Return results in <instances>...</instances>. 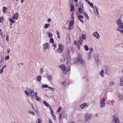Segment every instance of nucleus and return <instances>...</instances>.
<instances>
[{
    "label": "nucleus",
    "mask_w": 123,
    "mask_h": 123,
    "mask_svg": "<svg viewBox=\"0 0 123 123\" xmlns=\"http://www.w3.org/2000/svg\"><path fill=\"white\" fill-rule=\"evenodd\" d=\"M65 55L66 58L64 59L65 60L67 61V62H68V60L70 59L71 58V57L70 55V52L69 50L68 49L67 50L66 53Z\"/></svg>",
    "instance_id": "obj_1"
},
{
    "label": "nucleus",
    "mask_w": 123,
    "mask_h": 123,
    "mask_svg": "<svg viewBox=\"0 0 123 123\" xmlns=\"http://www.w3.org/2000/svg\"><path fill=\"white\" fill-rule=\"evenodd\" d=\"M92 117L93 115H92L89 114H87L85 116L86 120H85L84 121L85 122H87Z\"/></svg>",
    "instance_id": "obj_2"
},
{
    "label": "nucleus",
    "mask_w": 123,
    "mask_h": 123,
    "mask_svg": "<svg viewBox=\"0 0 123 123\" xmlns=\"http://www.w3.org/2000/svg\"><path fill=\"white\" fill-rule=\"evenodd\" d=\"M99 56V55L97 54L94 55V58L96 61V63L98 67V63L99 62V60L98 59V58Z\"/></svg>",
    "instance_id": "obj_3"
},
{
    "label": "nucleus",
    "mask_w": 123,
    "mask_h": 123,
    "mask_svg": "<svg viewBox=\"0 0 123 123\" xmlns=\"http://www.w3.org/2000/svg\"><path fill=\"white\" fill-rule=\"evenodd\" d=\"M105 99L104 98H102L101 100L100 101V107L102 108L104 107L105 105Z\"/></svg>",
    "instance_id": "obj_4"
},
{
    "label": "nucleus",
    "mask_w": 123,
    "mask_h": 123,
    "mask_svg": "<svg viewBox=\"0 0 123 123\" xmlns=\"http://www.w3.org/2000/svg\"><path fill=\"white\" fill-rule=\"evenodd\" d=\"M29 92L30 93V95L31 98L32 99H33L34 98V92L33 89H30L29 90Z\"/></svg>",
    "instance_id": "obj_5"
},
{
    "label": "nucleus",
    "mask_w": 123,
    "mask_h": 123,
    "mask_svg": "<svg viewBox=\"0 0 123 123\" xmlns=\"http://www.w3.org/2000/svg\"><path fill=\"white\" fill-rule=\"evenodd\" d=\"M78 62L80 63L83 66L85 67L86 66V61L85 60H83V59L81 60H78Z\"/></svg>",
    "instance_id": "obj_6"
},
{
    "label": "nucleus",
    "mask_w": 123,
    "mask_h": 123,
    "mask_svg": "<svg viewBox=\"0 0 123 123\" xmlns=\"http://www.w3.org/2000/svg\"><path fill=\"white\" fill-rule=\"evenodd\" d=\"M60 68H61L62 70L63 71V73L65 74H66L67 73V70L66 71L65 73V72L66 70L65 66V65L62 64L60 66Z\"/></svg>",
    "instance_id": "obj_7"
},
{
    "label": "nucleus",
    "mask_w": 123,
    "mask_h": 123,
    "mask_svg": "<svg viewBox=\"0 0 123 123\" xmlns=\"http://www.w3.org/2000/svg\"><path fill=\"white\" fill-rule=\"evenodd\" d=\"M74 23V21L73 20H71L70 21L68 26L69 30H70L73 28L74 26H73V25Z\"/></svg>",
    "instance_id": "obj_8"
},
{
    "label": "nucleus",
    "mask_w": 123,
    "mask_h": 123,
    "mask_svg": "<svg viewBox=\"0 0 123 123\" xmlns=\"http://www.w3.org/2000/svg\"><path fill=\"white\" fill-rule=\"evenodd\" d=\"M79 6H78V8H82L84 7V3L83 2V1L82 0H81L79 1Z\"/></svg>",
    "instance_id": "obj_9"
},
{
    "label": "nucleus",
    "mask_w": 123,
    "mask_h": 123,
    "mask_svg": "<svg viewBox=\"0 0 123 123\" xmlns=\"http://www.w3.org/2000/svg\"><path fill=\"white\" fill-rule=\"evenodd\" d=\"M44 48H43V50H45L46 49H49L50 48L48 44V43H45L43 44Z\"/></svg>",
    "instance_id": "obj_10"
},
{
    "label": "nucleus",
    "mask_w": 123,
    "mask_h": 123,
    "mask_svg": "<svg viewBox=\"0 0 123 123\" xmlns=\"http://www.w3.org/2000/svg\"><path fill=\"white\" fill-rule=\"evenodd\" d=\"M78 62V60L77 59V58H73L72 61L70 62V63L71 64H74Z\"/></svg>",
    "instance_id": "obj_11"
},
{
    "label": "nucleus",
    "mask_w": 123,
    "mask_h": 123,
    "mask_svg": "<svg viewBox=\"0 0 123 123\" xmlns=\"http://www.w3.org/2000/svg\"><path fill=\"white\" fill-rule=\"evenodd\" d=\"M18 14L17 13H16L12 16V19H16L17 20L18 19Z\"/></svg>",
    "instance_id": "obj_12"
},
{
    "label": "nucleus",
    "mask_w": 123,
    "mask_h": 123,
    "mask_svg": "<svg viewBox=\"0 0 123 123\" xmlns=\"http://www.w3.org/2000/svg\"><path fill=\"white\" fill-rule=\"evenodd\" d=\"M112 123H120L119 118L118 117H116L115 119L113 120Z\"/></svg>",
    "instance_id": "obj_13"
},
{
    "label": "nucleus",
    "mask_w": 123,
    "mask_h": 123,
    "mask_svg": "<svg viewBox=\"0 0 123 123\" xmlns=\"http://www.w3.org/2000/svg\"><path fill=\"white\" fill-rule=\"evenodd\" d=\"M93 35L94 37H96L97 39H99L100 37L99 34L96 32L94 33Z\"/></svg>",
    "instance_id": "obj_14"
},
{
    "label": "nucleus",
    "mask_w": 123,
    "mask_h": 123,
    "mask_svg": "<svg viewBox=\"0 0 123 123\" xmlns=\"http://www.w3.org/2000/svg\"><path fill=\"white\" fill-rule=\"evenodd\" d=\"M88 105H86V103H84L81 104L80 106V108L82 109H83L85 107H87Z\"/></svg>",
    "instance_id": "obj_15"
},
{
    "label": "nucleus",
    "mask_w": 123,
    "mask_h": 123,
    "mask_svg": "<svg viewBox=\"0 0 123 123\" xmlns=\"http://www.w3.org/2000/svg\"><path fill=\"white\" fill-rule=\"evenodd\" d=\"M78 57H76L77 59L78 60V61L79 60H81L82 59V56L81 54L79 53L78 55Z\"/></svg>",
    "instance_id": "obj_16"
},
{
    "label": "nucleus",
    "mask_w": 123,
    "mask_h": 123,
    "mask_svg": "<svg viewBox=\"0 0 123 123\" xmlns=\"http://www.w3.org/2000/svg\"><path fill=\"white\" fill-rule=\"evenodd\" d=\"M78 10L79 13L81 14L82 12H84V7L82 8H78Z\"/></svg>",
    "instance_id": "obj_17"
},
{
    "label": "nucleus",
    "mask_w": 123,
    "mask_h": 123,
    "mask_svg": "<svg viewBox=\"0 0 123 123\" xmlns=\"http://www.w3.org/2000/svg\"><path fill=\"white\" fill-rule=\"evenodd\" d=\"M36 80L38 82H40L41 79V77L40 76H37L36 78Z\"/></svg>",
    "instance_id": "obj_18"
},
{
    "label": "nucleus",
    "mask_w": 123,
    "mask_h": 123,
    "mask_svg": "<svg viewBox=\"0 0 123 123\" xmlns=\"http://www.w3.org/2000/svg\"><path fill=\"white\" fill-rule=\"evenodd\" d=\"M122 22V20L120 18H118L117 20V24L118 25H120V23Z\"/></svg>",
    "instance_id": "obj_19"
},
{
    "label": "nucleus",
    "mask_w": 123,
    "mask_h": 123,
    "mask_svg": "<svg viewBox=\"0 0 123 123\" xmlns=\"http://www.w3.org/2000/svg\"><path fill=\"white\" fill-rule=\"evenodd\" d=\"M104 71L103 70H102L99 73L100 75L102 77H103L104 76Z\"/></svg>",
    "instance_id": "obj_20"
},
{
    "label": "nucleus",
    "mask_w": 123,
    "mask_h": 123,
    "mask_svg": "<svg viewBox=\"0 0 123 123\" xmlns=\"http://www.w3.org/2000/svg\"><path fill=\"white\" fill-rule=\"evenodd\" d=\"M79 42H80L79 40L77 41H74V43L76 45H80Z\"/></svg>",
    "instance_id": "obj_21"
},
{
    "label": "nucleus",
    "mask_w": 123,
    "mask_h": 123,
    "mask_svg": "<svg viewBox=\"0 0 123 123\" xmlns=\"http://www.w3.org/2000/svg\"><path fill=\"white\" fill-rule=\"evenodd\" d=\"M84 16L85 18L88 20L89 19V18L86 13H85V12H84Z\"/></svg>",
    "instance_id": "obj_22"
},
{
    "label": "nucleus",
    "mask_w": 123,
    "mask_h": 123,
    "mask_svg": "<svg viewBox=\"0 0 123 123\" xmlns=\"http://www.w3.org/2000/svg\"><path fill=\"white\" fill-rule=\"evenodd\" d=\"M43 104L45 105L46 106L48 107L49 106V105L48 103H47L45 101H43Z\"/></svg>",
    "instance_id": "obj_23"
},
{
    "label": "nucleus",
    "mask_w": 123,
    "mask_h": 123,
    "mask_svg": "<svg viewBox=\"0 0 123 123\" xmlns=\"http://www.w3.org/2000/svg\"><path fill=\"white\" fill-rule=\"evenodd\" d=\"M94 10L96 9V12H95V13H99V12L98 11V8L97 7V6H94Z\"/></svg>",
    "instance_id": "obj_24"
},
{
    "label": "nucleus",
    "mask_w": 123,
    "mask_h": 123,
    "mask_svg": "<svg viewBox=\"0 0 123 123\" xmlns=\"http://www.w3.org/2000/svg\"><path fill=\"white\" fill-rule=\"evenodd\" d=\"M74 6L73 5H71L70 6V11L72 12L74 10Z\"/></svg>",
    "instance_id": "obj_25"
},
{
    "label": "nucleus",
    "mask_w": 123,
    "mask_h": 123,
    "mask_svg": "<svg viewBox=\"0 0 123 123\" xmlns=\"http://www.w3.org/2000/svg\"><path fill=\"white\" fill-rule=\"evenodd\" d=\"M11 18H10L9 19V20L12 23H14L15 22V20H13Z\"/></svg>",
    "instance_id": "obj_26"
},
{
    "label": "nucleus",
    "mask_w": 123,
    "mask_h": 123,
    "mask_svg": "<svg viewBox=\"0 0 123 123\" xmlns=\"http://www.w3.org/2000/svg\"><path fill=\"white\" fill-rule=\"evenodd\" d=\"M120 81H121V85L122 86H123V77H122L120 78Z\"/></svg>",
    "instance_id": "obj_27"
},
{
    "label": "nucleus",
    "mask_w": 123,
    "mask_h": 123,
    "mask_svg": "<svg viewBox=\"0 0 123 123\" xmlns=\"http://www.w3.org/2000/svg\"><path fill=\"white\" fill-rule=\"evenodd\" d=\"M35 99L37 101H41V99L40 98H39L38 96H36L35 97Z\"/></svg>",
    "instance_id": "obj_28"
},
{
    "label": "nucleus",
    "mask_w": 123,
    "mask_h": 123,
    "mask_svg": "<svg viewBox=\"0 0 123 123\" xmlns=\"http://www.w3.org/2000/svg\"><path fill=\"white\" fill-rule=\"evenodd\" d=\"M47 78L48 80L49 81H51L52 80V76L51 75H47Z\"/></svg>",
    "instance_id": "obj_29"
},
{
    "label": "nucleus",
    "mask_w": 123,
    "mask_h": 123,
    "mask_svg": "<svg viewBox=\"0 0 123 123\" xmlns=\"http://www.w3.org/2000/svg\"><path fill=\"white\" fill-rule=\"evenodd\" d=\"M7 8L5 6L3 7V12L4 13H6V10L7 9Z\"/></svg>",
    "instance_id": "obj_30"
},
{
    "label": "nucleus",
    "mask_w": 123,
    "mask_h": 123,
    "mask_svg": "<svg viewBox=\"0 0 123 123\" xmlns=\"http://www.w3.org/2000/svg\"><path fill=\"white\" fill-rule=\"evenodd\" d=\"M63 49H61L59 48H58L57 49V52H58L59 53H61L63 51Z\"/></svg>",
    "instance_id": "obj_31"
},
{
    "label": "nucleus",
    "mask_w": 123,
    "mask_h": 123,
    "mask_svg": "<svg viewBox=\"0 0 123 123\" xmlns=\"http://www.w3.org/2000/svg\"><path fill=\"white\" fill-rule=\"evenodd\" d=\"M25 92L28 97H29L30 96V94L27 90H25Z\"/></svg>",
    "instance_id": "obj_32"
},
{
    "label": "nucleus",
    "mask_w": 123,
    "mask_h": 123,
    "mask_svg": "<svg viewBox=\"0 0 123 123\" xmlns=\"http://www.w3.org/2000/svg\"><path fill=\"white\" fill-rule=\"evenodd\" d=\"M4 21V18L1 17H0V22L1 23H3Z\"/></svg>",
    "instance_id": "obj_33"
},
{
    "label": "nucleus",
    "mask_w": 123,
    "mask_h": 123,
    "mask_svg": "<svg viewBox=\"0 0 123 123\" xmlns=\"http://www.w3.org/2000/svg\"><path fill=\"white\" fill-rule=\"evenodd\" d=\"M47 34L49 37L52 38L51 37L53 36V34L52 33L50 32H48L47 33Z\"/></svg>",
    "instance_id": "obj_34"
},
{
    "label": "nucleus",
    "mask_w": 123,
    "mask_h": 123,
    "mask_svg": "<svg viewBox=\"0 0 123 123\" xmlns=\"http://www.w3.org/2000/svg\"><path fill=\"white\" fill-rule=\"evenodd\" d=\"M50 25L49 24H46L44 25V27L45 29L48 28L49 26H50Z\"/></svg>",
    "instance_id": "obj_35"
},
{
    "label": "nucleus",
    "mask_w": 123,
    "mask_h": 123,
    "mask_svg": "<svg viewBox=\"0 0 123 123\" xmlns=\"http://www.w3.org/2000/svg\"><path fill=\"white\" fill-rule=\"evenodd\" d=\"M84 48L85 50L87 51L89 50V47L87 45H85L84 46Z\"/></svg>",
    "instance_id": "obj_36"
},
{
    "label": "nucleus",
    "mask_w": 123,
    "mask_h": 123,
    "mask_svg": "<svg viewBox=\"0 0 123 123\" xmlns=\"http://www.w3.org/2000/svg\"><path fill=\"white\" fill-rule=\"evenodd\" d=\"M59 48L62 49H64V46L62 44H61L59 45Z\"/></svg>",
    "instance_id": "obj_37"
},
{
    "label": "nucleus",
    "mask_w": 123,
    "mask_h": 123,
    "mask_svg": "<svg viewBox=\"0 0 123 123\" xmlns=\"http://www.w3.org/2000/svg\"><path fill=\"white\" fill-rule=\"evenodd\" d=\"M49 41L50 43H53L54 42V40L53 38H51L49 40Z\"/></svg>",
    "instance_id": "obj_38"
},
{
    "label": "nucleus",
    "mask_w": 123,
    "mask_h": 123,
    "mask_svg": "<svg viewBox=\"0 0 123 123\" xmlns=\"http://www.w3.org/2000/svg\"><path fill=\"white\" fill-rule=\"evenodd\" d=\"M82 37L83 38V39L84 40H85L86 39V35L85 34H83L82 35Z\"/></svg>",
    "instance_id": "obj_39"
},
{
    "label": "nucleus",
    "mask_w": 123,
    "mask_h": 123,
    "mask_svg": "<svg viewBox=\"0 0 123 123\" xmlns=\"http://www.w3.org/2000/svg\"><path fill=\"white\" fill-rule=\"evenodd\" d=\"M42 86L43 88H44V87L48 88V87H49V86H48V85H47V84H46L45 85H42Z\"/></svg>",
    "instance_id": "obj_40"
},
{
    "label": "nucleus",
    "mask_w": 123,
    "mask_h": 123,
    "mask_svg": "<svg viewBox=\"0 0 123 123\" xmlns=\"http://www.w3.org/2000/svg\"><path fill=\"white\" fill-rule=\"evenodd\" d=\"M4 57L3 56H2L1 57V59L0 58V63H2L3 61V59H4Z\"/></svg>",
    "instance_id": "obj_41"
},
{
    "label": "nucleus",
    "mask_w": 123,
    "mask_h": 123,
    "mask_svg": "<svg viewBox=\"0 0 123 123\" xmlns=\"http://www.w3.org/2000/svg\"><path fill=\"white\" fill-rule=\"evenodd\" d=\"M70 50L73 53L74 51V49L73 47H71L70 48Z\"/></svg>",
    "instance_id": "obj_42"
},
{
    "label": "nucleus",
    "mask_w": 123,
    "mask_h": 123,
    "mask_svg": "<svg viewBox=\"0 0 123 123\" xmlns=\"http://www.w3.org/2000/svg\"><path fill=\"white\" fill-rule=\"evenodd\" d=\"M28 112L29 113L33 115L34 116L35 115V114L34 113L33 111H28Z\"/></svg>",
    "instance_id": "obj_43"
},
{
    "label": "nucleus",
    "mask_w": 123,
    "mask_h": 123,
    "mask_svg": "<svg viewBox=\"0 0 123 123\" xmlns=\"http://www.w3.org/2000/svg\"><path fill=\"white\" fill-rule=\"evenodd\" d=\"M62 108L61 107H59L57 110V111L59 112H60L62 110Z\"/></svg>",
    "instance_id": "obj_44"
},
{
    "label": "nucleus",
    "mask_w": 123,
    "mask_h": 123,
    "mask_svg": "<svg viewBox=\"0 0 123 123\" xmlns=\"http://www.w3.org/2000/svg\"><path fill=\"white\" fill-rule=\"evenodd\" d=\"M63 118H67V114L66 113H64L63 114Z\"/></svg>",
    "instance_id": "obj_45"
},
{
    "label": "nucleus",
    "mask_w": 123,
    "mask_h": 123,
    "mask_svg": "<svg viewBox=\"0 0 123 123\" xmlns=\"http://www.w3.org/2000/svg\"><path fill=\"white\" fill-rule=\"evenodd\" d=\"M88 4L91 7H93V4L92 3H91L90 2H89V3H88Z\"/></svg>",
    "instance_id": "obj_46"
},
{
    "label": "nucleus",
    "mask_w": 123,
    "mask_h": 123,
    "mask_svg": "<svg viewBox=\"0 0 123 123\" xmlns=\"http://www.w3.org/2000/svg\"><path fill=\"white\" fill-rule=\"evenodd\" d=\"M9 37L8 35H7H7L6 36V41L7 42H8V41H9Z\"/></svg>",
    "instance_id": "obj_47"
},
{
    "label": "nucleus",
    "mask_w": 123,
    "mask_h": 123,
    "mask_svg": "<svg viewBox=\"0 0 123 123\" xmlns=\"http://www.w3.org/2000/svg\"><path fill=\"white\" fill-rule=\"evenodd\" d=\"M0 34L1 35V37L2 38H4V36L3 35V32H1Z\"/></svg>",
    "instance_id": "obj_48"
},
{
    "label": "nucleus",
    "mask_w": 123,
    "mask_h": 123,
    "mask_svg": "<svg viewBox=\"0 0 123 123\" xmlns=\"http://www.w3.org/2000/svg\"><path fill=\"white\" fill-rule=\"evenodd\" d=\"M78 18L79 20L82 23H84V21L82 20H81V19L79 17H78Z\"/></svg>",
    "instance_id": "obj_49"
},
{
    "label": "nucleus",
    "mask_w": 123,
    "mask_h": 123,
    "mask_svg": "<svg viewBox=\"0 0 123 123\" xmlns=\"http://www.w3.org/2000/svg\"><path fill=\"white\" fill-rule=\"evenodd\" d=\"M48 88H49L51 90H52L53 91H54L55 90V89L54 88L49 87H48Z\"/></svg>",
    "instance_id": "obj_50"
},
{
    "label": "nucleus",
    "mask_w": 123,
    "mask_h": 123,
    "mask_svg": "<svg viewBox=\"0 0 123 123\" xmlns=\"http://www.w3.org/2000/svg\"><path fill=\"white\" fill-rule=\"evenodd\" d=\"M9 55H8L6 56L5 57V59L6 60H8L9 58Z\"/></svg>",
    "instance_id": "obj_51"
},
{
    "label": "nucleus",
    "mask_w": 123,
    "mask_h": 123,
    "mask_svg": "<svg viewBox=\"0 0 123 123\" xmlns=\"http://www.w3.org/2000/svg\"><path fill=\"white\" fill-rule=\"evenodd\" d=\"M120 28H119V26H118V27H117L116 29V30L117 31H120V30H121L120 29H119Z\"/></svg>",
    "instance_id": "obj_52"
},
{
    "label": "nucleus",
    "mask_w": 123,
    "mask_h": 123,
    "mask_svg": "<svg viewBox=\"0 0 123 123\" xmlns=\"http://www.w3.org/2000/svg\"><path fill=\"white\" fill-rule=\"evenodd\" d=\"M105 71L106 72H107V71H108V68L106 66H105Z\"/></svg>",
    "instance_id": "obj_53"
},
{
    "label": "nucleus",
    "mask_w": 123,
    "mask_h": 123,
    "mask_svg": "<svg viewBox=\"0 0 123 123\" xmlns=\"http://www.w3.org/2000/svg\"><path fill=\"white\" fill-rule=\"evenodd\" d=\"M52 117L54 120H55L56 119V118L54 115H52Z\"/></svg>",
    "instance_id": "obj_54"
},
{
    "label": "nucleus",
    "mask_w": 123,
    "mask_h": 123,
    "mask_svg": "<svg viewBox=\"0 0 123 123\" xmlns=\"http://www.w3.org/2000/svg\"><path fill=\"white\" fill-rule=\"evenodd\" d=\"M93 49L92 48H90L89 50L90 51L91 54L92 52V51H93Z\"/></svg>",
    "instance_id": "obj_55"
},
{
    "label": "nucleus",
    "mask_w": 123,
    "mask_h": 123,
    "mask_svg": "<svg viewBox=\"0 0 123 123\" xmlns=\"http://www.w3.org/2000/svg\"><path fill=\"white\" fill-rule=\"evenodd\" d=\"M73 0H70L69 3L70 4H71V5H73Z\"/></svg>",
    "instance_id": "obj_56"
},
{
    "label": "nucleus",
    "mask_w": 123,
    "mask_h": 123,
    "mask_svg": "<svg viewBox=\"0 0 123 123\" xmlns=\"http://www.w3.org/2000/svg\"><path fill=\"white\" fill-rule=\"evenodd\" d=\"M79 39H80V42H83V38H82V37L80 36V37L79 38Z\"/></svg>",
    "instance_id": "obj_57"
},
{
    "label": "nucleus",
    "mask_w": 123,
    "mask_h": 123,
    "mask_svg": "<svg viewBox=\"0 0 123 123\" xmlns=\"http://www.w3.org/2000/svg\"><path fill=\"white\" fill-rule=\"evenodd\" d=\"M119 26V28L121 29H123V25H118Z\"/></svg>",
    "instance_id": "obj_58"
},
{
    "label": "nucleus",
    "mask_w": 123,
    "mask_h": 123,
    "mask_svg": "<svg viewBox=\"0 0 123 123\" xmlns=\"http://www.w3.org/2000/svg\"><path fill=\"white\" fill-rule=\"evenodd\" d=\"M3 70L1 69H0V74H2L3 72Z\"/></svg>",
    "instance_id": "obj_59"
},
{
    "label": "nucleus",
    "mask_w": 123,
    "mask_h": 123,
    "mask_svg": "<svg viewBox=\"0 0 123 123\" xmlns=\"http://www.w3.org/2000/svg\"><path fill=\"white\" fill-rule=\"evenodd\" d=\"M43 68H41L40 69V73L42 74V73L43 71Z\"/></svg>",
    "instance_id": "obj_60"
},
{
    "label": "nucleus",
    "mask_w": 123,
    "mask_h": 123,
    "mask_svg": "<svg viewBox=\"0 0 123 123\" xmlns=\"http://www.w3.org/2000/svg\"><path fill=\"white\" fill-rule=\"evenodd\" d=\"M78 17H79L81 19H83L84 18L83 17L82 15H80L79 16H78Z\"/></svg>",
    "instance_id": "obj_61"
},
{
    "label": "nucleus",
    "mask_w": 123,
    "mask_h": 123,
    "mask_svg": "<svg viewBox=\"0 0 123 123\" xmlns=\"http://www.w3.org/2000/svg\"><path fill=\"white\" fill-rule=\"evenodd\" d=\"M56 34H57V35L59 36L60 35V33H59L58 31L57 30L56 31Z\"/></svg>",
    "instance_id": "obj_62"
},
{
    "label": "nucleus",
    "mask_w": 123,
    "mask_h": 123,
    "mask_svg": "<svg viewBox=\"0 0 123 123\" xmlns=\"http://www.w3.org/2000/svg\"><path fill=\"white\" fill-rule=\"evenodd\" d=\"M6 67V65H5L3 66L2 67L1 69L3 70Z\"/></svg>",
    "instance_id": "obj_63"
},
{
    "label": "nucleus",
    "mask_w": 123,
    "mask_h": 123,
    "mask_svg": "<svg viewBox=\"0 0 123 123\" xmlns=\"http://www.w3.org/2000/svg\"><path fill=\"white\" fill-rule=\"evenodd\" d=\"M38 123H41V119L39 118H38Z\"/></svg>",
    "instance_id": "obj_64"
}]
</instances>
